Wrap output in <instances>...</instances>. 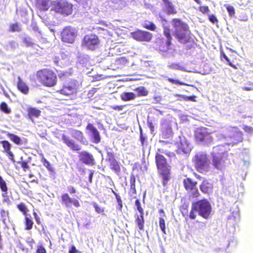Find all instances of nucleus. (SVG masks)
<instances>
[{
  "label": "nucleus",
  "instance_id": "bb28decb",
  "mask_svg": "<svg viewBox=\"0 0 253 253\" xmlns=\"http://www.w3.org/2000/svg\"><path fill=\"white\" fill-rule=\"evenodd\" d=\"M1 144H2V146L4 149L5 152L8 154V157L10 159L13 161V154L12 152L10 151L11 145L7 141H1L0 142Z\"/></svg>",
  "mask_w": 253,
  "mask_h": 253
},
{
  "label": "nucleus",
  "instance_id": "412c9836",
  "mask_svg": "<svg viewBox=\"0 0 253 253\" xmlns=\"http://www.w3.org/2000/svg\"><path fill=\"white\" fill-rule=\"evenodd\" d=\"M62 139L63 142L73 151H78L81 150V147L67 135L63 134Z\"/></svg>",
  "mask_w": 253,
  "mask_h": 253
},
{
  "label": "nucleus",
  "instance_id": "a211bd4d",
  "mask_svg": "<svg viewBox=\"0 0 253 253\" xmlns=\"http://www.w3.org/2000/svg\"><path fill=\"white\" fill-rule=\"evenodd\" d=\"M164 34L167 38L166 46H162V45H159V49L163 52H166L169 48L170 46L171 45V41L172 40V36L170 34V29L168 26L164 27Z\"/></svg>",
  "mask_w": 253,
  "mask_h": 253
},
{
  "label": "nucleus",
  "instance_id": "f704fd0d",
  "mask_svg": "<svg viewBox=\"0 0 253 253\" xmlns=\"http://www.w3.org/2000/svg\"><path fill=\"white\" fill-rule=\"evenodd\" d=\"M188 204H184L181 206L180 210L182 215L184 217L189 216L188 215Z\"/></svg>",
  "mask_w": 253,
  "mask_h": 253
},
{
  "label": "nucleus",
  "instance_id": "9b49d317",
  "mask_svg": "<svg viewBox=\"0 0 253 253\" xmlns=\"http://www.w3.org/2000/svg\"><path fill=\"white\" fill-rule=\"evenodd\" d=\"M78 35V31L71 26H66L61 33L62 41L68 43H73Z\"/></svg>",
  "mask_w": 253,
  "mask_h": 253
},
{
  "label": "nucleus",
  "instance_id": "338daca9",
  "mask_svg": "<svg viewBox=\"0 0 253 253\" xmlns=\"http://www.w3.org/2000/svg\"><path fill=\"white\" fill-rule=\"evenodd\" d=\"M41 111L40 110L33 108V116L39 117L41 115Z\"/></svg>",
  "mask_w": 253,
  "mask_h": 253
},
{
  "label": "nucleus",
  "instance_id": "9d476101",
  "mask_svg": "<svg viewBox=\"0 0 253 253\" xmlns=\"http://www.w3.org/2000/svg\"><path fill=\"white\" fill-rule=\"evenodd\" d=\"M77 89L78 86L76 81L73 79H69L63 84L62 87L57 91V92L65 96H70L76 93Z\"/></svg>",
  "mask_w": 253,
  "mask_h": 253
},
{
  "label": "nucleus",
  "instance_id": "cd10ccee",
  "mask_svg": "<svg viewBox=\"0 0 253 253\" xmlns=\"http://www.w3.org/2000/svg\"><path fill=\"white\" fill-rule=\"evenodd\" d=\"M129 193L130 195L136 194V190L135 188V177L134 174L130 176V189Z\"/></svg>",
  "mask_w": 253,
  "mask_h": 253
},
{
  "label": "nucleus",
  "instance_id": "e433bc0d",
  "mask_svg": "<svg viewBox=\"0 0 253 253\" xmlns=\"http://www.w3.org/2000/svg\"><path fill=\"white\" fill-rule=\"evenodd\" d=\"M224 6L228 11L230 16L233 17L235 15V8L232 5L230 4H224Z\"/></svg>",
  "mask_w": 253,
  "mask_h": 253
},
{
  "label": "nucleus",
  "instance_id": "c85d7f7f",
  "mask_svg": "<svg viewBox=\"0 0 253 253\" xmlns=\"http://www.w3.org/2000/svg\"><path fill=\"white\" fill-rule=\"evenodd\" d=\"M136 96V95L133 92H124L121 94V98L123 101H128L134 99Z\"/></svg>",
  "mask_w": 253,
  "mask_h": 253
},
{
  "label": "nucleus",
  "instance_id": "c03bdc74",
  "mask_svg": "<svg viewBox=\"0 0 253 253\" xmlns=\"http://www.w3.org/2000/svg\"><path fill=\"white\" fill-rule=\"evenodd\" d=\"M0 188L1 190L3 192H6L7 191L6 182L2 179L1 176H0Z\"/></svg>",
  "mask_w": 253,
  "mask_h": 253
},
{
  "label": "nucleus",
  "instance_id": "603ef678",
  "mask_svg": "<svg viewBox=\"0 0 253 253\" xmlns=\"http://www.w3.org/2000/svg\"><path fill=\"white\" fill-rule=\"evenodd\" d=\"M249 85L248 86H245L242 87V90H245V91H251L253 90V84L249 82L247 84Z\"/></svg>",
  "mask_w": 253,
  "mask_h": 253
},
{
  "label": "nucleus",
  "instance_id": "423d86ee",
  "mask_svg": "<svg viewBox=\"0 0 253 253\" xmlns=\"http://www.w3.org/2000/svg\"><path fill=\"white\" fill-rule=\"evenodd\" d=\"M73 5L67 0H56L53 3L51 11L67 16L73 13Z\"/></svg>",
  "mask_w": 253,
  "mask_h": 253
},
{
  "label": "nucleus",
  "instance_id": "58836bf2",
  "mask_svg": "<svg viewBox=\"0 0 253 253\" xmlns=\"http://www.w3.org/2000/svg\"><path fill=\"white\" fill-rule=\"evenodd\" d=\"M198 10L203 14H209L210 12V8L207 5H200L198 7Z\"/></svg>",
  "mask_w": 253,
  "mask_h": 253
},
{
  "label": "nucleus",
  "instance_id": "6e6d98bb",
  "mask_svg": "<svg viewBox=\"0 0 253 253\" xmlns=\"http://www.w3.org/2000/svg\"><path fill=\"white\" fill-rule=\"evenodd\" d=\"M166 125L165 124L163 125V127L162 128L163 132L164 133V132L165 131L168 130V133H169L170 135H171L172 133V132L171 127L168 126V128L167 129L166 128Z\"/></svg>",
  "mask_w": 253,
  "mask_h": 253
},
{
  "label": "nucleus",
  "instance_id": "72a5a7b5",
  "mask_svg": "<svg viewBox=\"0 0 253 253\" xmlns=\"http://www.w3.org/2000/svg\"><path fill=\"white\" fill-rule=\"evenodd\" d=\"M112 192L115 196L117 202V209L120 211H122L123 205V201L121 199V197L114 190L112 189Z\"/></svg>",
  "mask_w": 253,
  "mask_h": 253
},
{
  "label": "nucleus",
  "instance_id": "0eeeda50",
  "mask_svg": "<svg viewBox=\"0 0 253 253\" xmlns=\"http://www.w3.org/2000/svg\"><path fill=\"white\" fill-rule=\"evenodd\" d=\"M193 162L196 170L199 172L203 173L209 171L210 166L208 156L206 153H197L193 159Z\"/></svg>",
  "mask_w": 253,
  "mask_h": 253
},
{
  "label": "nucleus",
  "instance_id": "f257e3e1",
  "mask_svg": "<svg viewBox=\"0 0 253 253\" xmlns=\"http://www.w3.org/2000/svg\"><path fill=\"white\" fill-rule=\"evenodd\" d=\"M171 24L174 29L173 36L179 42L186 44L192 41V33L187 23L179 18H173Z\"/></svg>",
  "mask_w": 253,
  "mask_h": 253
},
{
  "label": "nucleus",
  "instance_id": "69168bd1",
  "mask_svg": "<svg viewBox=\"0 0 253 253\" xmlns=\"http://www.w3.org/2000/svg\"><path fill=\"white\" fill-rule=\"evenodd\" d=\"M68 191L70 194H74L76 193L77 190L75 187L73 186H69L68 187Z\"/></svg>",
  "mask_w": 253,
  "mask_h": 253
},
{
  "label": "nucleus",
  "instance_id": "f3484780",
  "mask_svg": "<svg viewBox=\"0 0 253 253\" xmlns=\"http://www.w3.org/2000/svg\"><path fill=\"white\" fill-rule=\"evenodd\" d=\"M229 136L232 139V143L237 144L243 140V133L236 127H233L228 130Z\"/></svg>",
  "mask_w": 253,
  "mask_h": 253
},
{
  "label": "nucleus",
  "instance_id": "4be33fe9",
  "mask_svg": "<svg viewBox=\"0 0 253 253\" xmlns=\"http://www.w3.org/2000/svg\"><path fill=\"white\" fill-rule=\"evenodd\" d=\"M213 166L218 169H222L224 166V160L223 155L222 156L213 155L212 159Z\"/></svg>",
  "mask_w": 253,
  "mask_h": 253
},
{
  "label": "nucleus",
  "instance_id": "2f4dec72",
  "mask_svg": "<svg viewBox=\"0 0 253 253\" xmlns=\"http://www.w3.org/2000/svg\"><path fill=\"white\" fill-rule=\"evenodd\" d=\"M134 90L136 92L137 96H145L148 94V90L143 86L136 87Z\"/></svg>",
  "mask_w": 253,
  "mask_h": 253
},
{
  "label": "nucleus",
  "instance_id": "37998d69",
  "mask_svg": "<svg viewBox=\"0 0 253 253\" xmlns=\"http://www.w3.org/2000/svg\"><path fill=\"white\" fill-rule=\"evenodd\" d=\"M135 206L140 214H144V210L141 205V203L138 199H136L135 201Z\"/></svg>",
  "mask_w": 253,
  "mask_h": 253
},
{
  "label": "nucleus",
  "instance_id": "6ab92c4d",
  "mask_svg": "<svg viewBox=\"0 0 253 253\" xmlns=\"http://www.w3.org/2000/svg\"><path fill=\"white\" fill-rule=\"evenodd\" d=\"M17 208L19 211H22L25 215V229L29 230L32 228V220L30 218L31 217L30 214H27V212L29 211L26 205L23 203H21L17 205Z\"/></svg>",
  "mask_w": 253,
  "mask_h": 253
},
{
  "label": "nucleus",
  "instance_id": "4c0bfd02",
  "mask_svg": "<svg viewBox=\"0 0 253 253\" xmlns=\"http://www.w3.org/2000/svg\"><path fill=\"white\" fill-rule=\"evenodd\" d=\"M0 109L5 114H9L11 112V110L8 107L7 104L4 102L0 104Z\"/></svg>",
  "mask_w": 253,
  "mask_h": 253
},
{
  "label": "nucleus",
  "instance_id": "3c124183",
  "mask_svg": "<svg viewBox=\"0 0 253 253\" xmlns=\"http://www.w3.org/2000/svg\"><path fill=\"white\" fill-rule=\"evenodd\" d=\"M1 220L4 224H5L6 217L8 215V212L4 210H1L0 212Z\"/></svg>",
  "mask_w": 253,
  "mask_h": 253
},
{
  "label": "nucleus",
  "instance_id": "ea45409f",
  "mask_svg": "<svg viewBox=\"0 0 253 253\" xmlns=\"http://www.w3.org/2000/svg\"><path fill=\"white\" fill-rule=\"evenodd\" d=\"M159 226H160V227L162 232L164 234H166V225H165V219L163 217H160L159 218Z\"/></svg>",
  "mask_w": 253,
  "mask_h": 253
},
{
  "label": "nucleus",
  "instance_id": "0e129e2a",
  "mask_svg": "<svg viewBox=\"0 0 253 253\" xmlns=\"http://www.w3.org/2000/svg\"><path fill=\"white\" fill-rule=\"evenodd\" d=\"M244 129L245 131L249 133H252L253 131V129L251 126H245L244 127Z\"/></svg>",
  "mask_w": 253,
  "mask_h": 253
},
{
  "label": "nucleus",
  "instance_id": "a19ab883",
  "mask_svg": "<svg viewBox=\"0 0 253 253\" xmlns=\"http://www.w3.org/2000/svg\"><path fill=\"white\" fill-rule=\"evenodd\" d=\"M42 162L43 163V166H44L50 172H53L54 169L52 167L51 165L48 161H47L45 158H42Z\"/></svg>",
  "mask_w": 253,
  "mask_h": 253
},
{
  "label": "nucleus",
  "instance_id": "09e8293b",
  "mask_svg": "<svg viewBox=\"0 0 253 253\" xmlns=\"http://www.w3.org/2000/svg\"><path fill=\"white\" fill-rule=\"evenodd\" d=\"M93 206L95 209V211L97 213H103L104 211V209L101 208L96 203H93Z\"/></svg>",
  "mask_w": 253,
  "mask_h": 253
},
{
  "label": "nucleus",
  "instance_id": "7c9ffc66",
  "mask_svg": "<svg viewBox=\"0 0 253 253\" xmlns=\"http://www.w3.org/2000/svg\"><path fill=\"white\" fill-rule=\"evenodd\" d=\"M72 135L73 138L80 142H83L84 141V136L83 133L81 131L74 129L72 132Z\"/></svg>",
  "mask_w": 253,
  "mask_h": 253
},
{
  "label": "nucleus",
  "instance_id": "052dcab7",
  "mask_svg": "<svg viewBox=\"0 0 253 253\" xmlns=\"http://www.w3.org/2000/svg\"><path fill=\"white\" fill-rule=\"evenodd\" d=\"M117 61L119 63L126 64L127 63L128 61L125 57H121L117 59Z\"/></svg>",
  "mask_w": 253,
  "mask_h": 253
},
{
  "label": "nucleus",
  "instance_id": "aec40b11",
  "mask_svg": "<svg viewBox=\"0 0 253 253\" xmlns=\"http://www.w3.org/2000/svg\"><path fill=\"white\" fill-rule=\"evenodd\" d=\"M85 129L89 131L92 137V142L98 144L101 141V137L99 132L94 126L89 123L86 126Z\"/></svg>",
  "mask_w": 253,
  "mask_h": 253
},
{
  "label": "nucleus",
  "instance_id": "1a4fd4ad",
  "mask_svg": "<svg viewBox=\"0 0 253 253\" xmlns=\"http://www.w3.org/2000/svg\"><path fill=\"white\" fill-rule=\"evenodd\" d=\"M183 184L185 190L190 194L193 198H198L200 196L197 188L198 182L190 177L183 179Z\"/></svg>",
  "mask_w": 253,
  "mask_h": 253
},
{
  "label": "nucleus",
  "instance_id": "774afa93",
  "mask_svg": "<svg viewBox=\"0 0 253 253\" xmlns=\"http://www.w3.org/2000/svg\"><path fill=\"white\" fill-rule=\"evenodd\" d=\"M196 223L199 224L198 228L200 229H203L206 227V224H205V222H200V221H199L198 220H197L196 221Z\"/></svg>",
  "mask_w": 253,
  "mask_h": 253
},
{
  "label": "nucleus",
  "instance_id": "6e6552de",
  "mask_svg": "<svg viewBox=\"0 0 253 253\" xmlns=\"http://www.w3.org/2000/svg\"><path fill=\"white\" fill-rule=\"evenodd\" d=\"M100 41L95 34L86 35L83 39L82 45L83 47L90 50H94L100 45Z\"/></svg>",
  "mask_w": 253,
  "mask_h": 253
},
{
  "label": "nucleus",
  "instance_id": "c756f323",
  "mask_svg": "<svg viewBox=\"0 0 253 253\" xmlns=\"http://www.w3.org/2000/svg\"><path fill=\"white\" fill-rule=\"evenodd\" d=\"M17 87L19 90L24 94H27L29 91L28 86L18 77V82L17 83Z\"/></svg>",
  "mask_w": 253,
  "mask_h": 253
},
{
  "label": "nucleus",
  "instance_id": "79ce46f5",
  "mask_svg": "<svg viewBox=\"0 0 253 253\" xmlns=\"http://www.w3.org/2000/svg\"><path fill=\"white\" fill-rule=\"evenodd\" d=\"M9 137L11 140L13 141L17 144H19L21 143V139L17 135L13 134H9Z\"/></svg>",
  "mask_w": 253,
  "mask_h": 253
},
{
  "label": "nucleus",
  "instance_id": "473e14b6",
  "mask_svg": "<svg viewBox=\"0 0 253 253\" xmlns=\"http://www.w3.org/2000/svg\"><path fill=\"white\" fill-rule=\"evenodd\" d=\"M142 26L144 28L152 31H155L156 29V26L155 24L153 22L149 21L148 20L144 21L142 23Z\"/></svg>",
  "mask_w": 253,
  "mask_h": 253
},
{
  "label": "nucleus",
  "instance_id": "864d4df0",
  "mask_svg": "<svg viewBox=\"0 0 253 253\" xmlns=\"http://www.w3.org/2000/svg\"><path fill=\"white\" fill-rule=\"evenodd\" d=\"M97 90V88L93 87V88H91L88 91V93H87L88 97L89 98L92 97L94 96V94L96 92Z\"/></svg>",
  "mask_w": 253,
  "mask_h": 253
},
{
  "label": "nucleus",
  "instance_id": "5701e85b",
  "mask_svg": "<svg viewBox=\"0 0 253 253\" xmlns=\"http://www.w3.org/2000/svg\"><path fill=\"white\" fill-rule=\"evenodd\" d=\"M191 150L190 147L186 141H180L177 143L176 153L179 154H186Z\"/></svg>",
  "mask_w": 253,
  "mask_h": 253
},
{
  "label": "nucleus",
  "instance_id": "de8ad7c7",
  "mask_svg": "<svg viewBox=\"0 0 253 253\" xmlns=\"http://www.w3.org/2000/svg\"><path fill=\"white\" fill-rule=\"evenodd\" d=\"M59 56L60 57L61 60L63 62V65L69 60L68 55L63 52L61 53Z\"/></svg>",
  "mask_w": 253,
  "mask_h": 253
},
{
  "label": "nucleus",
  "instance_id": "bf43d9fd",
  "mask_svg": "<svg viewBox=\"0 0 253 253\" xmlns=\"http://www.w3.org/2000/svg\"><path fill=\"white\" fill-rule=\"evenodd\" d=\"M125 105H115L111 106V108L115 111H120L123 109Z\"/></svg>",
  "mask_w": 253,
  "mask_h": 253
},
{
  "label": "nucleus",
  "instance_id": "4468645a",
  "mask_svg": "<svg viewBox=\"0 0 253 253\" xmlns=\"http://www.w3.org/2000/svg\"><path fill=\"white\" fill-rule=\"evenodd\" d=\"M106 161L108 163L109 168L111 170L118 174L120 173V164L115 159L114 152L111 151L107 152Z\"/></svg>",
  "mask_w": 253,
  "mask_h": 253
},
{
  "label": "nucleus",
  "instance_id": "2eb2a0df",
  "mask_svg": "<svg viewBox=\"0 0 253 253\" xmlns=\"http://www.w3.org/2000/svg\"><path fill=\"white\" fill-rule=\"evenodd\" d=\"M60 202L62 205L67 208H71L72 205L76 208L81 206L78 199L71 198L67 193H63L61 195Z\"/></svg>",
  "mask_w": 253,
  "mask_h": 253
},
{
  "label": "nucleus",
  "instance_id": "4d7b16f0",
  "mask_svg": "<svg viewBox=\"0 0 253 253\" xmlns=\"http://www.w3.org/2000/svg\"><path fill=\"white\" fill-rule=\"evenodd\" d=\"M169 67L174 69H181V67L178 63H172L169 65Z\"/></svg>",
  "mask_w": 253,
  "mask_h": 253
},
{
  "label": "nucleus",
  "instance_id": "f03ea898",
  "mask_svg": "<svg viewBox=\"0 0 253 253\" xmlns=\"http://www.w3.org/2000/svg\"><path fill=\"white\" fill-rule=\"evenodd\" d=\"M211 206L207 199L199 200L192 204L191 209L189 212V218L190 219H195L197 217V212L205 219H208L211 212Z\"/></svg>",
  "mask_w": 253,
  "mask_h": 253
},
{
  "label": "nucleus",
  "instance_id": "20e7f679",
  "mask_svg": "<svg viewBox=\"0 0 253 253\" xmlns=\"http://www.w3.org/2000/svg\"><path fill=\"white\" fill-rule=\"evenodd\" d=\"M155 163L159 173L162 177V184L164 186H166L171 178L170 166L165 157L158 153L155 155Z\"/></svg>",
  "mask_w": 253,
  "mask_h": 253
},
{
  "label": "nucleus",
  "instance_id": "a878e982",
  "mask_svg": "<svg viewBox=\"0 0 253 253\" xmlns=\"http://www.w3.org/2000/svg\"><path fill=\"white\" fill-rule=\"evenodd\" d=\"M162 0L166 6L167 13L168 15H174L177 13V10L171 1L169 0Z\"/></svg>",
  "mask_w": 253,
  "mask_h": 253
},
{
  "label": "nucleus",
  "instance_id": "393cba45",
  "mask_svg": "<svg viewBox=\"0 0 253 253\" xmlns=\"http://www.w3.org/2000/svg\"><path fill=\"white\" fill-rule=\"evenodd\" d=\"M134 217L135 223L137 225L138 229L141 231H144L145 223L144 214H140L138 215L137 213H136Z\"/></svg>",
  "mask_w": 253,
  "mask_h": 253
},
{
  "label": "nucleus",
  "instance_id": "ddd939ff",
  "mask_svg": "<svg viewBox=\"0 0 253 253\" xmlns=\"http://www.w3.org/2000/svg\"><path fill=\"white\" fill-rule=\"evenodd\" d=\"M131 37L138 42H149L153 38L152 33L146 31L137 30L130 33Z\"/></svg>",
  "mask_w": 253,
  "mask_h": 253
},
{
  "label": "nucleus",
  "instance_id": "e2e57ef3",
  "mask_svg": "<svg viewBox=\"0 0 253 253\" xmlns=\"http://www.w3.org/2000/svg\"><path fill=\"white\" fill-rule=\"evenodd\" d=\"M69 253H81V252L78 250L75 246H72L69 251Z\"/></svg>",
  "mask_w": 253,
  "mask_h": 253
},
{
  "label": "nucleus",
  "instance_id": "5fc2aeb1",
  "mask_svg": "<svg viewBox=\"0 0 253 253\" xmlns=\"http://www.w3.org/2000/svg\"><path fill=\"white\" fill-rule=\"evenodd\" d=\"M209 20L212 23L218 22V20L216 17L213 14L209 15Z\"/></svg>",
  "mask_w": 253,
  "mask_h": 253
},
{
  "label": "nucleus",
  "instance_id": "f8f14e48",
  "mask_svg": "<svg viewBox=\"0 0 253 253\" xmlns=\"http://www.w3.org/2000/svg\"><path fill=\"white\" fill-rule=\"evenodd\" d=\"M211 133L206 127H201L197 128L195 130V137L196 141L201 142H211L212 138L211 136Z\"/></svg>",
  "mask_w": 253,
  "mask_h": 253
},
{
  "label": "nucleus",
  "instance_id": "dca6fc26",
  "mask_svg": "<svg viewBox=\"0 0 253 253\" xmlns=\"http://www.w3.org/2000/svg\"><path fill=\"white\" fill-rule=\"evenodd\" d=\"M79 159L80 162L87 166H94L96 164L93 156L88 152L83 151L79 153Z\"/></svg>",
  "mask_w": 253,
  "mask_h": 253
},
{
  "label": "nucleus",
  "instance_id": "7ed1b4c3",
  "mask_svg": "<svg viewBox=\"0 0 253 253\" xmlns=\"http://www.w3.org/2000/svg\"><path fill=\"white\" fill-rule=\"evenodd\" d=\"M51 4L50 0H36L35 6L38 15L44 22L48 24H53L57 20V16L51 11L48 13H45L48 10Z\"/></svg>",
  "mask_w": 253,
  "mask_h": 253
},
{
  "label": "nucleus",
  "instance_id": "a18cd8bd",
  "mask_svg": "<svg viewBox=\"0 0 253 253\" xmlns=\"http://www.w3.org/2000/svg\"><path fill=\"white\" fill-rule=\"evenodd\" d=\"M167 80L171 84H178V85H187L186 84H185L183 82H180L178 80H175L172 78H169Z\"/></svg>",
  "mask_w": 253,
  "mask_h": 253
},
{
  "label": "nucleus",
  "instance_id": "13d9d810",
  "mask_svg": "<svg viewBox=\"0 0 253 253\" xmlns=\"http://www.w3.org/2000/svg\"><path fill=\"white\" fill-rule=\"evenodd\" d=\"M37 253H46L45 248L42 246H39L36 250Z\"/></svg>",
  "mask_w": 253,
  "mask_h": 253
},
{
  "label": "nucleus",
  "instance_id": "8fccbe9b",
  "mask_svg": "<svg viewBox=\"0 0 253 253\" xmlns=\"http://www.w3.org/2000/svg\"><path fill=\"white\" fill-rule=\"evenodd\" d=\"M54 62L55 64L58 66L63 65V62L61 60V58L59 56H56L54 57Z\"/></svg>",
  "mask_w": 253,
  "mask_h": 253
},
{
  "label": "nucleus",
  "instance_id": "39448f33",
  "mask_svg": "<svg viewBox=\"0 0 253 253\" xmlns=\"http://www.w3.org/2000/svg\"><path fill=\"white\" fill-rule=\"evenodd\" d=\"M35 80L42 85L51 87L56 85L57 77L53 70L43 68L38 70L35 75Z\"/></svg>",
  "mask_w": 253,
  "mask_h": 253
},
{
  "label": "nucleus",
  "instance_id": "c9c22d12",
  "mask_svg": "<svg viewBox=\"0 0 253 253\" xmlns=\"http://www.w3.org/2000/svg\"><path fill=\"white\" fill-rule=\"evenodd\" d=\"M21 30V25L17 23L10 25L9 30L12 32H20Z\"/></svg>",
  "mask_w": 253,
  "mask_h": 253
},
{
  "label": "nucleus",
  "instance_id": "49530a36",
  "mask_svg": "<svg viewBox=\"0 0 253 253\" xmlns=\"http://www.w3.org/2000/svg\"><path fill=\"white\" fill-rule=\"evenodd\" d=\"M221 56L223 57L226 60V61L228 62V64L232 67V68H233L234 69H237V67L236 65L235 64H233L231 62V61L230 60V59H229V58L225 54V53H223L221 55Z\"/></svg>",
  "mask_w": 253,
  "mask_h": 253
},
{
  "label": "nucleus",
  "instance_id": "680f3d73",
  "mask_svg": "<svg viewBox=\"0 0 253 253\" xmlns=\"http://www.w3.org/2000/svg\"><path fill=\"white\" fill-rule=\"evenodd\" d=\"M183 99L185 100H190L192 101H196V96L195 95L190 96H183Z\"/></svg>",
  "mask_w": 253,
  "mask_h": 253
},
{
  "label": "nucleus",
  "instance_id": "b1692460",
  "mask_svg": "<svg viewBox=\"0 0 253 253\" xmlns=\"http://www.w3.org/2000/svg\"><path fill=\"white\" fill-rule=\"evenodd\" d=\"M200 189L203 193L210 194L212 191L213 186L207 179L204 178L202 182L200 185Z\"/></svg>",
  "mask_w": 253,
  "mask_h": 253
}]
</instances>
